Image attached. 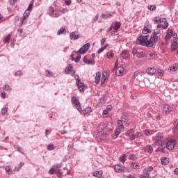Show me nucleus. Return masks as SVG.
<instances>
[{"instance_id":"nucleus-1","label":"nucleus","mask_w":178,"mask_h":178,"mask_svg":"<svg viewBox=\"0 0 178 178\" xmlns=\"http://www.w3.org/2000/svg\"><path fill=\"white\" fill-rule=\"evenodd\" d=\"M148 35H140L136 40L137 45H143V47H154V44L158 40L156 35H151L150 39L148 40Z\"/></svg>"},{"instance_id":"nucleus-2","label":"nucleus","mask_w":178,"mask_h":178,"mask_svg":"<svg viewBox=\"0 0 178 178\" xmlns=\"http://www.w3.org/2000/svg\"><path fill=\"white\" fill-rule=\"evenodd\" d=\"M168 138H165L163 134L158 132L154 138V143L156 145L159 147H163L166 144Z\"/></svg>"},{"instance_id":"nucleus-3","label":"nucleus","mask_w":178,"mask_h":178,"mask_svg":"<svg viewBox=\"0 0 178 178\" xmlns=\"http://www.w3.org/2000/svg\"><path fill=\"white\" fill-rule=\"evenodd\" d=\"M72 104H74L76 108L79 112H81L83 109L81 108V104H80V101L79 100V98L76 97H72L71 99Z\"/></svg>"},{"instance_id":"nucleus-4","label":"nucleus","mask_w":178,"mask_h":178,"mask_svg":"<svg viewBox=\"0 0 178 178\" xmlns=\"http://www.w3.org/2000/svg\"><path fill=\"white\" fill-rule=\"evenodd\" d=\"M154 170L152 166L147 167L143 170V174L140 175V178H149V174Z\"/></svg>"},{"instance_id":"nucleus-5","label":"nucleus","mask_w":178,"mask_h":178,"mask_svg":"<svg viewBox=\"0 0 178 178\" xmlns=\"http://www.w3.org/2000/svg\"><path fill=\"white\" fill-rule=\"evenodd\" d=\"M166 148L167 149H169V151H172V149H175V145H176V140L171 139L170 140H166Z\"/></svg>"},{"instance_id":"nucleus-6","label":"nucleus","mask_w":178,"mask_h":178,"mask_svg":"<svg viewBox=\"0 0 178 178\" xmlns=\"http://www.w3.org/2000/svg\"><path fill=\"white\" fill-rule=\"evenodd\" d=\"M114 170L117 173H127V172H129V168L122 165H116L114 168Z\"/></svg>"},{"instance_id":"nucleus-7","label":"nucleus","mask_w":178,"mask_h":178,"mask_svg":"<svg viewBox=\"0 0 178 178\" xmlns=\"http://www.w3.org/2000/svg\"><path fill=\"white\" fill-rule=\"evenodd\" d=\"M125 136L127 137H129V140H131L132 141L134 140H136V134H134V130H133L132 129L128 130L126 132Z\"/></svg>"},{"instance_id":"nucleus-8","label":"nucleus","mask_w":178,"mask_h":178,"mask_svg":"<svg viewBox=\"0 0 178 178\" xmlns=\"http://www.w3.org/2000/svg\"><path fill=\"white\" fill-rule=\"evenodd\" d=\"M88 49H90V43H86L79 50V51H77V53L86 54Z\"/></svg>"},{"instance_id":"nucleus-9","label":"nucleus","mask_w":178,"mask_h":178,"mask_svg":"<svg viewBox=\"0 0 178 178\" xmlns=\"http://www.w3.org/2000/svg\"><path fill=\"white\" fill-rule=\"evenodd\" d=\"M125 73H126V70L123 67H119L115 72L116 76H124Z\"/></svg>"},{"instance_id":"nucleus-10","label":"nucleus","mask_w":178,"mask_h":178,"mask_svg":"<svg viewBox=\"0 0 178 178\" xmlns=\"http://www.w3.org/2000/svg\"><path fill=\"white\" fill-rule=\"evenodd\" d=\"M172 111H173V107H172L168 104L164 105L163 108V112L165 115H169V113H171Z\"/></svg>"},{"instance_id":"nucleus-11","label":"nucleus","mask_w":178,"mask_h":178,"mask_svg":"<svg viewBox=\"0 0 178 178\" xmlns=\"http://www.w3.org/2000/svg\"><path fill=\"white\" fill-rule=\"evenodd\" d=\"M76 86L81 92L84 91V83L80 82V79L79 78H76Z\"/></svg>"},{"instance_id":"nucleus-12","label":"nucleus","mask_w":178,"mask_h":178,"mask_svg":"<svg viewBox=\"0 0 178 178\" xmlns=\"http://www.w3.org/2000/svg\"><path fill=\"white\" fill-rule=\"evenodd\" d=\"M29 16H30V11L26 10L23 15L22 19H21V24H23V23H24V22H26V20H27V19H29Z\"/></svg>"},{"instance_id":"nucleus-13","label":"nucleus","mask_w":178,"mask_h":178,"mask_svg":"<svg viewBox=\"0 0 178 178\" xmlns=\"http://www.w3.org/2000/svg\"><path fill=\"white\" fill-rule=\"evenodd\" d=\"M154 22L156 24H161V23H166V19L156 17L154 18Z\"/></svg>"},{"instance_id":"nucleus-14","label":"nucleus","mask_w":178,"mask_h":178,"mask_svg":"<svg viewBox=\"0 0 178 178\" xmlns=\"http://www.w3.org/2000/svg\"><path fill=\"white\" fill-rule=\"evenodd\" d=\"M155 56H156V53H148L146 54V59L147 60H152V59H155Z\"/></svg>"},{"instance_id":"nucleus-15","label":"nucleus","mask_w":178,"mask_h":178,"mask_svg":"<svg viewBox=\"0 0 178 178\" xmlns=\"http://www.w3.org/2000/svg\"><path fill=\"white\" fill-rule=\"evenodd\" d=\"M147 73L149 74V76H154V74L156 73V70L154 67H148L147 69Z\"/></svg>"},{"instance_id":"nucleus-16","label":"nucleus","mask_w":178,"mask_h":178,"mask_svg":"<svg viewBox=\"0 0 178 178\" xmlns=\"http://www.w3.org/2000/svg\"><path fill=\"white\" fill-rule=\"evenodd\" d=\"M169 26V24H168V21L165 19V22H161L157 25V29H159L162 27V29H168Z\"/></svg>"},{"instance_id":"nucleus-17","label":"nucleus","mask_w":178,"mask_h":178,"mask_svg":"<svg viewBox=\"0 0 178 178\" xmlns=\"http://www.w3.org/2000/svg\"><path fill=\"white\" fill-rule=\"evenodd\" d=\"M177 47H178V42L177 39H175L174 42L171 44V50L176 51V49H177Z\"/></svg>"},{"instance_id":"nucleus-18","label":"nucleus","mask_w":178,"mask_h":178,"mask_svg":"<svg viewBox=\"0 0 178 178\" xmlns=\"http://www.w3.org/2000/svg\"><path fill=\"white\" fill-rule=\"evenodd\" d=\"M70 40H79L80 38V35H76L74 32H72L70 33Z\"/></svg>"},{"instance_id":"nucleus-19","label":"nucleus","mask_w":178,"mask_h":178,"mask_svg":"<svg viewBox=\"0 0 178 178\" xmlns=\"http://www.w3.org/2000/svg\"><path fill=\"white\" fill-rule=\"evenodd\" d=\"M172 35H173V31L168 30L165 35V41H168V40H170V38H172Z\"/></svg>"},{"instance_id":"nucleus-20","label":"nucleus","mask_w":178,"mask_h":178,"mask_svg":"<svg viewBox=\"0 0 178 178\" xmlns=\"http://www.w3.org/2000/svg\"><path fill=\"white\" fill-rule=\"evenodd\" d=\"M102 170L96 171L93 172L92 176H94V177L101 178L102 177Z\"/></svg>"},{"instance_id":"nucleus-21","label":"nucleus","mask_w":178,"mask_h":178,"mask_svg":"<svg viewBox=\"0 0 178 178\" xmlns=\"http://www.w3.org/2000/svg\"><path fill=\"white\" fill-rule=\"evenodd\" d=\"M99 81H101V72H97L96 73V76H95V83H96V84H99Z\"/></svg>"},{"instance_id":"nucleus-22","label":"nucleus","mask_w":178,"mask_h":178,"mask_svg":"<svg viewBox=\"0 0 178 178\" xmlns=\"http://www.w3.org/2000/svg\"><path fill=\"white\" fill-rule=\"evenodd\" d=\"M122 133V129L120 128H117L115 129V134L113 135V138H118V136H119Z\"/></svg>"},{"instance_id":"nucleus-23","label":"nucleus","mask_w":178,"mask_h":178,"mask_svg":"<svg viewBox=\"0 0 178 178\" xmlns=\"http://www.w3.org/2000/svg\"><path fill=\"white\" fill-rule=\"evenodd\" d=\"M72 70H73V67L72 66V65H69V66H67L65 68L66 74H70V72H72Z\"/></svg>"},{"instance_id":"nucleus-24","label":"nucleus","mask_w":178,"mask_h":178,"mask_svg":"<svg viewBox=\"0 0 178 178\" xmlns=\"http://www.w3.org/2000/svg\"><path fill=\"white\" fill-rule=\"evenodd\" d=\"M145 151H147V152H149V154H152V152L154 151V148H152V146H151V145H147L146 147H145Z\"/></svg>"},{"instance_id":"nucleus-25","label":"nucleus","mask_w":178,"mask_h":178,"mask_svg":"<svg viewBox=\"0 0 178 178\" xmlns=\"http://www.w3.org/2000/svg\"><path fill=\"white\" fill-rule=\"evenodd\" d=\"M108 47H109V44H106L104 47H101L98 50L97 54H102V52H104V51H105V49H106Z\"/></svg>"},{"instance_id":"nucleus-26","label":"nucleus","mask_w":178,"mask_h":178,"mask_svg":"<svg viewBox=\"0 0 178 178\" xmlns=\"http://www.w3.org/2000/svg\"><path fill=\"white\" fill-rule=\"evenodd\" d=\"M100 17H102V19H110V17H112V14L111 13H108V14H102Z\"/></svg>"},{"instance_id":"nucleus-27","label":"nucleus","mask_w":178,"mask_h":178,"mask_svg":"<svg viewBox=\"0 0 178 178\" xmlns=\"http://www.w3.org/2000/svg\"><path fill=\"white\" fill-rule=\"evenodd\" d=\"M161 165H168L169 163V158L164 157L161 160Z\"/></svg>"},{"instance_id":"nucleus-28","label":"nucleus","mask_w":178,"mask_h":178,"mask_svg":"<svg viewBox=\"0 0 178 178\" xmlns=\"http://www.w3.org/2000/svg\"><path fill=\"white\" fill-rule=\"evenodd\" d=\"M113 56H115V53H113V51H110L107 52L106 58L108 59H112V58H113Z\"/></svg>"},{"instance_id":"nucleus-29","label":"nucleus","mask_w":178,"mask_h":178,"mask_svg":"<svg viewBox=\"0 0 178 178\" xmlns=\"http://www.w3.org/2000/svg\"><path fill=\"white\" fill-rule=\"evenodd\" d=\"M129 53L128 51H124L122 52L121 54V56L122 58H123L124 59H126V58H129Z\"/></svg>"},{"instance_id":"nucleus-30","label":"nucleus","mask_w":178,"mask_h":178,"mask_svg":"<svg viewBox=\"0 0 178 178\" xmlns=\"http://www.w3.org/2000/svg\"><path fill=\"white\" fill-rule=\"evenodd\" d=\"M58 35H60V34H66V29L65 28H60L58 32H57Z\"/></svg>"},{"instance_id":"nucleus-31","label":"nucleus","mask_w":178,"mask_h":178,"mask_svg":"<svg viewBox=\"0 0 178 178\" xmlns=\"http://www.w3.org/2000/svg\"><path fill=\"white\" fill-rule=\"evenodd\" d=\"M117 129H121L122 130H123V129H124V126L123 125V122L120 120H119L118 121V128Z\"/></svg>"},{"instance_id":"nucleus-32","label":"nucleus","mask_w":178,"mask_h":178,"mask_svg":"<svg viewBox=\"0 0 178 178\" xmlns=\"http://www.w3.org/2000/svg\"><path fill=\"white\" fill-rule=\"evenodd\" d=\"M144 133H145V136H151V135L154 134V130L149 131V129H145L144 131Z\"/></svg>"},{"instance_id":"nucleus-33","label":"nucleus","mask_w":178,"mask_h":178,"mask_svg":"<svg viewBox=\"0 0 178 178\" xmlns=\"http://www.w3.org/2000/svg\"><path fill=\"white\" fill-rule=\"evenodd\" d=\"M130 166L132 169H138L140 168V165L137 163H131Z\"/></svg>"},{"instance_id":"nucleus-34","label":"nucleus","mask_w":178,"mask_h":178,"mask_svg":"<svg viewBox=\"0 0 178 178\" xmlns=\"http://www.w3.org/2000/svg\"><path fill=\"white\" fill-rule=\"evenodd\" d=\"M83 114L84 115H88V113H91L92 110L90 107H86L83 111Z\"/></svg>"},{"instance_id":"nucleus-35","label":"nucleus","mask_w":178,"mask_h":178,"mask_svg":"<svg viewBox=\"0 0 178 178\" xmlns=\"http://www.w3.org/2000/svg\"><path fill=\"white\" fill-rule=\"evenodd\" d=\"M10 37H12V35L8 34L3 40L4 44H9V40H10Z\"/></svg>"},{"instance_id":"nucleus-36","label":"nucleus","mask_w":178,"mask_h":178,"mask_svg":"<svg viewBox=\"0 0 178 178\" xmlns=\"http://www.w3.org/2000/svg\"><path fill=\"white\" fill-rule=\"evenodd\" d=\"M142 33L143 34H148V33H151V30H149V29H148L147 26H145L142 31Z\"/></svg>"},{"instance_id":"nucleus-37","label":"nucleus","mask_w":178,"mask_h":178,"mask_svg":"<svg viewBox=\"0 0 178 178\" xmlns=\"http://www.w3.org/2000/svg\"><path fill=\"white\" fill-rule=\"evenodd\" d=\"M177 70V64H174L172 67H170V72H176Z\"/></svg>"},{"instance_id":"nucleus-38","label":"nucleus","mask_w":178,"mask_h":178,"mask_svg":"<svg viewBox=\"0 0 178 178\" xmlns=\"http://www.w3.org/2000/svg\"><path fill=\"white\" fill-rule=\"evenodd\" d=\"M5 170L6 173H8V175H10V173H12V168H10V166L9 165L6 166Z\"/></svg>"},{"instance_id":"nucleus-39","label":"nucleus","mask_w":178,"mask_h":178,"mask_svg":"<svg viewBox=\"0 0 178 178\" xmlns=\"http://www.w3.org/2000/svg\"><path fill=\"white\" fill-rule=\"evenodd\" d=\"M120 26H122V24H120V22H115L114 26V30H119V29H120Z\"/></svg>"},{"instance_id":"nucleus-40","label":"nucleus","mask_w":178,"mask_h":178,"mask_svg":"<svg viewBox=\"0 0 178 178\" xmlns=\"http://www.w3.org/2000/svg\"><path fill=\"white\" fill-rule=\"evenodd\" d=\"M83 61L85 62V63H88V65H94V60H87L86 59V57H84Z\"/></svg>"},{"instance_id":"nucleus-41","label":"nucleus","mask_w":178,"mask_h":178,"mask_svg":"<svg viewBox=\"0 0 178 178\" xmlns=\"http://www.w3.org/2000/svg\"><path fill=\"white\" fill-rule=\"evenodd\" d=\"M120 162H122V163H124V162H126V154H123L120 157Z\"/></svg>"},{"instance_id":"nucleus-42","label":"nucleus","mask_w":178,"mask_h":178,"mask_svg":"<svg viewBox=\"0 0 178 178\" xmlns=\"http://www.w3.org/2000/svg\"><path fill=\"white\" fill-rule=\"evenodd\" d=\"M56 175H57L58 177L60 178V177H62L63 172H62V171L60 170H56Z\"/></svg>"},{"instance_id":"nucleus-43","label":"nucleus","mask_w":178,"mask_h":178,"mask_svg":"<svg viewBox=\"0 0 178 178\" xmlns=\"http://www.w3.org/2000/svg\"><path fill=\"white\" fill-rule=\"evenodd\" d=\"M107 129L108 130H109L110 131H112V130H113V124L112 123H108L107 124Z\"/></svg>"},{"instance_id":"nucleus-44","label":"nucleus","mask_w":178,"mask_h":178,"mask_svg":"<svg viewBox=\"0 0 178 178\" xmlns=\"http://www.w3.org/2000/svg\"><path fill=\"white\" fill-rule=\"evenodd\" d=\"M54 12H55V10L54 9V7L50 6L49 7V15L51 17H54Z\"/></svg>"},{"instance_id":"nucleus-45","label":"nucleus","mask_w":178,"mask_h":178,"mask_svg":"<svg viewBox=\"0 0 178 178\" xmlns=\"http://www.w3.org/2000/svg\"><path fill=\"white\" fill-rule=\"evenodd\" d=\"M136 56L137 58H144V56H145V54L143 51H140L137 54Z\"/></svg>"},{"instance_id":"nucleus-46","label":"nucleus","mask_w":178,"mask_h":178,"mask_svg":"<svg viewBox=\"0 0 178 178\" xmlns=\"http://www.w3.org/2000/svg\"><path fill=\"white\" fill-rule=\"evenodd\" d=\"M147 9H149V10H155V9H156V5H149L147 6Z\"/></svg>"},{"instance_id":"nucleus-47","label":"nucleus","mask_w":178,"mask_h":178,"mask_svg":"<svg viewBox=\"0 0 178 178\" xmlns=\"http://www.w3.org/2000/svg\"><path fill=\"white\" fill-rule=\"evenodd\" d=\"M49 175H54V173H56V170L54 168V167H52L51 168H50V170H49Z\"/></svg>"},{"instance_id":"nucleus-48","label":"nucleus","mask_w":178,"mask_h":178,"mask_svg":"<svg viewBox=\"0 0 178 178\" xmlns=\"http://www.w3.org/2000/svg\"><path fill=\"white\" fill-rule=\"evenodd\" d=\"M102 76H104V77H106L108 79L109 77V71L103 72Z\"/></svg>"},{"instance_id":"nucleus-49","label":"nucleus","mask_w":178,"mask_h":178,"mask_svg":"<svg viewBox=\"0 0 178 178\" xmlns=\"http://www.w3.org/2000/svg\"><path fill=\"white\" fill-rule=\"evenodd\" d=\"M33 5H34V3H33V2L30 3L26 10H28V12H30V10H31V9H33Z\"/></svg>"},{"instance_id":"nucleus-50","label":"nucleus","mask_w":178,"mask_h":178,"mask_svg":"<svg viewBox=\"0 0 178 178\" xmlns=\"http://www.w3.org/2000/svg\"><path fill=\"white\" fill-rule=\"evenodd\" d=\"M46 75L47 76V77H52V76H53L52 72H51L49 70H47Z\"/></svg>"},{"instance_id":"nucleus-51","label":"nucleus","mask_w":178,"mask_h":178,"mask_svg":"<svg viewBox=\"0 0 178 178\" xmlns=\"http://www.w3.org/2000/svg\"><path fill=\"white\" fill-rule=\"evenodd\" d=\"M140 137H143V134L140 132H136L135 134V138H140Z\"/></svg>"},{"instance_id":"nucleus-52","label":"nucleus","mask_w":178,"mask_h":178,"mask_svg":"<svg viewBox=\"0 0 178 178\" xmlns=\"http://www.w3.org/2000/svg\"><path fill=\"white\" fill-rule=\"evenodd\" d=\"M160 33H161V31H159V29H156L154 31V34H152V35H156L158 40V34H159Z\"/></svg>"},{"instance_id":"nucleus-53","label":"nucleus","mask_w":178,"mask_h":178,"mask_svg":"<svg viewBox=\"0 0 178 178\" xmlns=\"http://www.w3.org/2000/svg\"><path fill=\"white\" fill-rule=\"evenodd\" d=\"M3 90H5L6 91H10V86H9V85L8 84H6L3 88Z\"/></svg>"},{"instance_id":"nucleus-54","label":"nucleus","mask_w":178,"mask_h":178,"mask_svg":"<svg viewBox=\"0 0 178 178\" xmlns=\"http://www.w3.org/2000/svg\"><path fill=\"white\" fill-rule=\"evenodd\" d=\"M108 78H106V76H104L103 75H102V80H101V83L102 84H105V81H106V79H107Z\"/></svg>"},{"instance_id":"nucleus-55","label":"nucleus","mask_w":178,"mask_h":178,"mask_svg":"<svg viewBox=\"0 0 178 178\" xmlns=\"http://www.w3.org/2000/svg\"><path fill=\"white\" fill-rule=\"evenodd\" d=\"M8 112V108H3L1 110V114L2 115H6V113Z\"/></svg>"},{"instance_id":"nucleus-56","label":"nucleus","mask_w":178,"mask_h":178,"mask_svg":"<svg viewBox=\"0 0 178 178\" xmlns=\"http://www.w3.org/2000/svg\"><path fill=\"white\" fill-rule=\"evenodd\" d=\"M54 145H49L48 146H47V149L49 150V151H52V149H54Z\"/></svg>"},{"instance_id":"nucleus-57","label":"nucleus","mask_w":178,"mask_h":178,"mask_svg":"<svg viewBox=\"0 0 178 178\" xmlns=\"http://www.w3.org/2000/svg\"><path fill=\"white\" fill-rule=\"evenodd\" d=\"M158 73L161 76H163V74H165V72L163 70H162L161 69L158 70Z\"/></svg>"},{"instance_id":"nucleus-58","label":"nucleus","mask_w":178,"mask_h":178,"mask_svg":"<svg viewBox=\"0 0 178 178\" xmlns=\"http://www.w3.org/2000/svg\"><path fill=\"white\" fill-rule=\"evenodd\" d=\"M1 98H3V99H5V98H6V92L5 91H3L1 94Z\"/></svg>"},{"instance_id":"nucleus-59","label":"nucleus","mask_w":178,"mask_h":178,"mask_svg":"<svg viewBox=\"0 0 178 178\" xmlns=\"http://www.w3.org/2000/svg\"><path fill=\"white\" fill-rule=\"evenodd\" d=\"M59 168H62L61 164H60V165L56 164V165H53V168H54L56 170V169H59Z\"/></svg>"},{"instance_id":"nucleus-60","label":"nucleus","mask_w":178,"mask_h":178,"mask_svg":"<svg viewBox=\"0 0 178 178\" xmlns=\"http://www.w3.org/2000/svg\"><path fill=\"white\" fill-rule=\"evenodd\" d=\"M129 159H133L134 161H136V158L134 154H130L129 156Z\"/></svg>"},{"instance_id":"nucleus-61","label":"nucleus","mask_w":178,"mask_h":178,"mask_svg":"<svg viewBox=\"0 0 178 178\" xmlns=\"http://www.w3.org/2000/svg\"><path fill=\"white\" fill-rule=\"evenodd\" d=\"M138 74H140V72L138 71L135 72L133 76V79H136V77H137Z\"/></svg>"},{"instance_id":"nucleus-62","label":"nucleus","mask_w":178,"mask_h":178,"mask_svg":"<svg viewBox=\"0 0 178 178\" xmlns=\"http://www.w3.org/2000/svg\"><path fill=\"white\" fill-rule=\"evenodd\" d=\"M65 4L69 6L72 4V0H65Z\"/></svg>"},{"instance_id":"nucleus-63","label":"nucleus","mask_w":178,"mask_h":178,"mask_svg":"<svg viewBox=\"0 0 178 178\" xmlns=\"http://www.w3.org/2000/svg\"><path fill=\"white\" fill-rule=\"evenodd\" d=\"M132 54L133 55H137V54H138V52L137 51V49H133Z\"/></svg>"},{"instance_id":"nucleus-64","label":"nucleus","mask_w":178,"mask_h":178,"mask_svg":"<svg viewBox=\"0 0 178 178\" xmlns=\"http://www.w3.org/2000/svg\"><path fill=\"white\" fill-rule=\"evenodd\" d=\"M16 2H17V0H10V3L11 5H15L16 3Z\"/></svg>"}]
</instances>
